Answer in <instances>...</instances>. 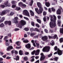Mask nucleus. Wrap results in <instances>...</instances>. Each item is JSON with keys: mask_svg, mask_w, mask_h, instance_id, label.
Instances as JSON below:
<instances>
[{"mask_svg": "<svg viewBox=\"0 0 63 63\" xmlns=\"http://www.w3.org/2000/svg\"><path fill=\"white\" fill-rule=\"evenodd\" d=\"M10 14L11 16H13V15H14V14H15V13H14L13 12H11Z\"/></svg>", "mask_w": 63, "mask_h": 63, "instance_id": "42", "label": "nucleus"}, {"mask_svg": "<svg viewBox=\"0 0 63 63\" xmlns=\"http://www.w3.org/2000/svg\"><path fill=\"white\" fill-rule=\"evenodd\" d=\"M43 15L44 16H45L47 15V12L46 11H44L43 12Z\"/></svg>", "mask_w": 63, "mask_h": 63, "instance_id": "45", "label": "nucleus"}, {"mask_svg": "<svg viewBox=\"0 0 63 63\" xmlns=\"http://www.w3.org/2000/svg\"><path fill=\"white\" fill-rule=\"evenodd\" d=\"M24 59L25 60V61H27L28 59V58H27V57L26 56L25 57H24Z\"/></svg>", "mask_w": 63, "mask_h": 63, "instance_id": "36", "label": "nucleus"}, {"mask_svg": "<svg viewBox=\"0 0 63 63\" xmlns=\"http://www.w3.org/2000/svg\"><path fill=\"white\" fill-rule=\"evenodd\" d=\"M30 13H31V15L32 16H34V13L31 10H30Z\"/></svg>", "mask_w": 63, "mask_h": 63, "instance_id": "19", "label": "nucleus"}, {"mask_svg": "<svg viewBox=\"0 0 63 63\" xmlns=\"http://www.w3.org/2000/svg\"><path fill=\"white\" fill-rule=\"evenodd\" d=\"M8 1H7L4 3V5H0V7H1V8H3L5 7H7V6H8V7H10L11 6L10 5L9 6L8 5Z\"/></svg>", "mask_w": 63, "mask_h": 63, "instance_id": "7", "label": "nucleus"}, {"mask_svg": "<svg viewBox=\"0 0 63 63\" xmlns=\"http://www.w3.org/2000/svg\"><path fill=\"white\" fill-rule=\"evenodd\" d=\"M23 42L25 43H27L29 42V41L28 40H24L23 41Z\"/></svg>", "mask_w": 63, "mask_h": 63, "instance_id": "24", "label": "nucleus"}, {"mask_svg": "<svg viewBox=\"0 0 63 63\" xmlns=\"http://www.w3.org/2000/svg\"><path fill=\"white\" fill-rule=\"evenodd\" d=\"M14 49L13 47L12 46H8L7 49V51H9L10 50Z\"/></svg>", "mask_w": 63, "mask_h": 63, "instance_id": "12", "label": "nucleus"}, {"mask_svg": "<svg viewBox=\"0 0 63 63\" xmlns=\"http://www.w3.org/2000/svg\"><path fill=\"white\" fill-rule=\"evenodd\" d=\"M51 10L52 12H55V8H54V7H52L51 8Z\"/></svg>", "mask_w": 63, "mask_h": 63, "instance_id": "32", "label": "nucleus"}, {"mask_svg": "<svg viewBox=\"0 0 63 63\" xmlns=\"http://www.w3.org/2000/svg\"><path fill=\"white\" fill-rule=\"evenodd\" d=\"M58 24H61V20H58Z\"/></svg>", "mask_w": 63, "mask_h": 63, "instance_id": "41", "label": "nucleus"}, {"mask_svg": "<svg viewBox=\"0 0 63 63\" xmlns=\"http://www.w3.org/2000/svg\"><path fill=\"white\" fill-rule=\"evenodd\" d=\"M35 25L36 26H37V27H40V25H39V24H35Z\"/></svg>", "mask_w": 63, "mask_h": 63, "instance_id": "49", "label": "nucleus"}, {"mask_svg": "<svg viewBox=\"0 0 63 63\" xmlns=\"http://www.w3.org/2000/svg\"><path fill=\"white\" fill-rule=\"evenodd\" d=\"M23 14L25 16H28L29 17H30V15L29 14V13L28 11V10H24L23 12Z\"/></svg>", "mask_w": 63, "mask_h": 63, "instance_id": "5", "label": "nucleus"}, {"mask_svg": "<svg viewBox=\"0 0 63 63\" xmlns=\"http://www.w3.org/2000/svg\"><path fill=\"white\" fill-rule=\"evenodd\" d=\"M33 0H32L30 3V6H32V4H33Z\"/></svg>", "mask_w": 63, "mask_h": 63, "instance_id": "35", "label": "nucleus"}, {"mask_svg": "<svg viewBox=\"0 0 63 63\" xmlns=\"http://www.w3.org/2000/svg\"><path fill=\"white\" fill-rule=\"evenodd\" d=\"M8 38V37L7 36H5L4 37V40L5 41V40H6V39H7Z\"/></svg>", "mask_w": 63, "mask_h": 63, "instance_id": "46", "label": "nucleus"}, {"mask_svg": "<svg viewBox=\"0 0 63 63\" xmlns=\"http://www.w3.org/2000/svg\"><path fill=\"white\" fill-rule=\"evenodd\" d=\"M6 14H7L6 11L4 10L2 12H0V15L1 16H3L5 15Z\"/></svg>", "mask_w": 63, "mask_h": 63, "instance_id": "11", "label": "nucleus"}, {"mask_svg": "<svg viewBox=\"0 0 63 63\" xmlns=\"http://www.w3.org/2000/svg\"><path fill=\"white\" fill-rule=\"evenodd\" d=\"M7 36L9 37H11V34L9 33L8 34Z\"/></svg>", "mask_w": 63, "mask_h": 63, "instance_id": "56", "label": "nucleus"}, {"mask_svg": "<svg viewBox=\"0 0 63 63\" xmlns=\"http://www.w3.org/2000/svg\"><path fill=\"white\" fill-rule=\"evenodd\" d=\"M54 45V42L53 41H52L51 44V46H53Z\"/></svg>", "mask_w": 63, "mask_h": 63, "instance_id": "57", "label": "nucleus"}, {"mask_svg": "<svg viewBox=\"0 0 63 63\" xmlns=\"http://www.w3.org/2000/svg\"><path fill=\"white\" fill-rule=\"evenodd\" d=\"M31 24L32 26H34V22H31Z\"/></svg>", "mask_w": 63, "mask_h": 63, "instance_id": "54", "label": "nucleus"}, {"mask_svg": "<svg viewBox=\"0 0 63 63\" xmlns=\"http://www.w3.org/2000/svg\"><path fill=\"white\" fill-rule=\"evenodd\" d=\"M34 35L35 34L34 33H31L30 34V36L31 37H33Z\"/></svg>", "mask_w": 63, "mask_h": 63, "instance_id": "29", "label": "nucleus"}, {"mask_svg": "<svg viewBox=\"0 0 63 63\" xmlns=\"http://www.w3.org/2000/svg\"><path fill=\"white\" fill-rule=\"evenodd\" d=\"M43 19L44 21H46L47 20V17H46V16H44Z\"/></svg>", "mask_w": 63, "mask_h": 63, "instance_id": "33", "label": "nucleus"}, {"mask_svg": "<svg viewBox=\"0 0 63 63\" xmlns=\"http://www.w3.org/2000/svg\"><path fill=\"white\" fill-rule=\"evenodd\" d=\"M45 31L46 33H48V31H47V30L45 29Z\"/></svg>", "mask_w": 63, "mask_h": 63, "instance_id": "61", "label": "nucleus"}, {"mask_svg": "<svg viewBox=\"0 0 63 63\" xmlns=\"http://www.w3.org/2000/svg\"><path fill=\"white\" fill-rule=\"evenodd\" d=\"M56 37H57V35L56 34H55L53 36H48L49 39H51V38H52V39H55L56 38Z\"/></svg>", "mask_w": 63, "mask_h": 63, "instance_id": "13", "label": "nucleus"}, {"mask_svg": "<svg viewBox=\"0 0 63 63\" xmlns=\"http://www.w3.org/2000/svg\"><path fill=\"white\" fill-rule=\"evenodd\" d=\"M35 52H36V50H34L31 52V54L32 55H34V54H35Z\"/></svg>", "mask_w": 63, "mask_h": 63, "instance_id": "31", "label": "nucleus"}, {"mask_svg": "<svg viewBox=\"0 0 63 63\" xmlns=\"http://www.w3.org/2000/svg\"><path fill=\"white\" fill-rule=\"evenodd\" d=\"M4 24L3 23H1L0 25V27H4Z\"/></svg>", "mask_w": 63, "mask_h": 63, "instance_id": "37", "label": "nucleus"}, {"mask_svg": "<svg viewBox=\"0 0 63 63\" xmlns=\"http://www.w3.org/2000/svg\"><path fill=\"white\" fill-rule=\"evenodd\" d=\"M57 17L58 19H60L61 18V16H58Z\"/></svg>", "mask_w": 63, "mask_h": 63, "instance_id": "64", "label": "nucleus"}, {"mask_svg": "<svg viewBox=\"0 0 63 63\" xmlns=\"http://www.w3.org/2000/svg\"><path fill=\"white\" fill-rule=\"evenodd\" d=\"M48 37L47 36H45L42 37V39L43 41H46V42H48V40H47Z\"/></svg>", "mask_w": 63, "mask_h": 63, "instance_id": "6", "label": "nucleus"}, {"mask_svg": "<svg viewBox=\"0 0 63 63\" xmlns=\"http://www.w3.org/2000/svg\"><path fill=\"white\" fill-rule=\"evenodd\" d=\"M5 24H8L9 25H11V21H6L5 22Z\"/></svg>", "mask_w": 63, "mask_h": 63, "instance_id": "15", "label": "nucleus"}, {"mask_svg": "<svg viewBox=\"0 0 63 63\" xmlns=\"http://www.w3.org/2000/svg\"><path fill=\"white\" fill-rule=\"evenodd\" d=\"M33 31H37V32H40V31L38 29H37V28H35L34 29H33Z\"/></svg>", "mask_w": 63, "mask_h": 63, "instance_id": "28", "label": "nucleus"}, {"mask_svg": "<svg viewBox=\"0 0 63 63\" xmlns=\"http://www.w3.org/2000/svg\"><path fill=\"white\" fill-rule=\"evenodd\" d=\"M37 22L39 23H40L41 22V21L40 19H37Z\"/></svg>", "mask_w": 63, "mask_h": 63, "instance_id": "40", "label": "nucleus"}, {"mask_svg": "<svg viewBox=\"0 0 63 63\" xmlns=\"http://www.w3.org/2000/svg\"><path fill=\"white\" fill-rule=\"evenodd\" d=\"M52 55V54H49V55H48V57H50Z\"/></svg>", "mask_w": 63, "mask_h": 63, "instance_id": "50", "label": "nucleus"}, {"mask_svg": "<svg viewBox=\"0 0 63 63\" xmlns=\"http://www.w3.org/2000/svg\"><path fill=\"white\" fill-rule=\"evenodd\" d=\"M45 5L47 7H49L50 6V4L49 3V2H45Z\"/></svg>", "mask_w": 63, "mask_h": 63, "instance_id": "18", "label": "nucleus"}, {"mask_svg": "<svg viewBox=\"0 0 63 63\" xmlns=\"http://www.w3.org/2000/svg\"><path fill=\"white\" fill-rule=\"evenodd\" d=\"M37 5L38 6V7L39 8V12L40 13H42V11H43V8L42 7V4L40 2H37Z\"/></svg>", "mask_w": 63, "mask_h": 63, "instance_id": "3", "label": "nucleus"}, {"mask_svg": "<svg viewBox=\"0 0 63 63\" xmlns=\"http://www.w3.org/2000/svg\"><path fill=\"white\" fill-rule=\"evenodd\" d=\"M15 50H12L11 51V53L12 54H13L14 53H15Z\"/></svg>", "mask_w": 63, "mask_h": 63, "instance_id": "58", "label": "nucleus"}, {"mask_svg": "<svg viewBox=\"0 0 63 63\" xmlns=\"http://www.w3.org/2000/svg\"><path fill=\"white\" fill-rule=\"evenodd\" d=\"M62 9V7L61 6L60 7V8L57 11V15H60L61 12V10Z\"/></svg>", "mask_w": 63, "mask_h": 63, "instance_id": "8", "label": "nucleus"}, {"mask_svg": "<svg viewBox=\"0 0 63 63\" xmlns=\"http://www.w3.org/2000/svg\"><path fill=\"white\" fill-rule=\"evenodd\" d=\"M24 30L26 31H28L29 30V29L27 28H26L24 29Z\"/></svg>", "mask_w": 63, "mask_h": 63, "instance_id": "39", "label": "nucleus"}, {"mask_svg": "<svg viewBox=\"0 0 63 63\" xmlns=\"http://www.w3.org/2000/svg\"><path fill=\"white\" fill-rule=\"evenodd\" d=\"M25 47L29 49L31 47V45H30V44L28 43L26 45Z\"/></svg>", "mask_w": 63, "mask_h": 63, "instance_id": "14", "label": "nucleus"}, {"mask_svg": "<svg viewBox=\"0 0 63 63\" xmlns=\"http://www.w3.org/2000/svg\"><path fill=\"white\" fill-rule=\"evenodd\" d=\"M35 10L36 12L37 13V14H42V12L43 11H42L41 13H40L39 12V9L38 11V9L36 8H35Z\"/></svg>", "mask_w": 63, "mask_h": 63, "instance_id": "17", "label": "nucleus"}, {"mask_svg": "<svg viewBox=\"0 0 63 63\" xmlns=\"http://www.w3.org/2000/svg\"><path fill=\"white\" fill-rule=\"evenodd\" d=\"M12 21L13 23H18V21L15 19H13Z\"/></svg>", "mask_w": 63, "mask_h": 63, "instance_id": "16", "label": "nucleus"}, {"mask_svg": "<svg viewBox=\"0 0 63 63\" xmlns=\"http://www.w3.org/2000/svg\"><path fill=\"white\" fill-rule=\"evenodd\" d=\"M26 7V5L24 4H23L21 6L22 8H24Z\"/></svg>", "mask_w": 63, "mask_h": 63, "instance_id": "25", "label": "nucleus"}, {"mask_svg": "<svg viewBox=\"0 0 63 63\" xmlns=\"http://www.w3.org/2000/svg\"><path fill=\"white\" fill-rule=\"evenodd\" d=\"M19 57L18 56H16V58H14V59L16 60H19Z\"/></svg>", "mask_w": 63, "mask_h": 63, "instance_id": "27", "label": "nucleus"}, {"mask_svg": "<svg viewBox=\"0 0 63 63\" xmlns=\"http://www.w3.org/2000/svg\"><path fill=\"white\" fill-rule=\"evenodd\" d=\"M22 4H23V3H22L21 2H20L18 4V5L19 6H21H21H22Z\"/></svg>", "mask_w": 63, "mask_h": 63, "instance_id": "30", "label": "nucleus"}, {"mask_svg": "<svg viewBox=\"0 0 63 63\" xmlns=\"http://www.w3.org/2000/svg\"><path fill=\"white\" fill-rule=\"evenodd\" d=\"M40 50L39 49H37L36 51V52H38V53L40 52Z\"/></svg>", "mask_w": 63, "mask_h": 63, "instance_id": "60", "label": "nucleus"}, {"mask_svg": "<svg viewBox=\"0 0 63 63\" xmlns=\"http://www.w3.org/2000/svg\"><path fill=\"white\" fill-rule=\"evenodd\" d=\"M58 59V57H55L53 58V60L54 61H57Z\"/></svg>", "mask_w": 63, "mask_h": 63, "instance_id": "26", "label": "nucleus"}, {"mask_svg": "<svg viewBox=\"0 0 63 63\" xmlns=\"http://www.w3.org/2000/svg\"><path fill=\"white\" fill-rule=\"evenodd\" d=\"M21 46H20L19 47L16 46V49H19V48H21Z\"/></svg>", "mask_w": 63, "mask_h": 63, "instance_id": "44", "label": "nucleus"}, {"mask_svg": "<svg viewBox=\"0 0 63 63\" xmlns=\"http://www.w3.org/2000/svg\"><path fill=\"white\" fill-rule=\"evenodd\" d=\"M36 47L37 48H39V44L38 43H36Z\"/></svg>", "mask_w": 63, "mask_h": 63, "instance_id": "38", "label": "nucleus"}, {"mask_svg": "<svg viewBox=\"0 0 63 63\" xmlns=\"http://www.w3.org/2000/svg\"><path fill=\"white\" fill-rule=\"evenodd\" d=\"M50 47L49 46H46L44 47L42 49V51L43 52H47L49 51Z\"/></svg>", "mask_w": 63, "mask_h": 63, "instance_id": "4", "label": "nucleus"}, {"mask_svg": "<svg viewBox=\"0 0 63 63\" xmlns=\"http://www.w3.org/2000/svg\"><path fill=\"white\" fill-rule=\"evenodd\" d=\"M12 4H16V1H12Z\"/></svg>", "mask_w": 63, "mask_h": 63, "instance_id": "43", "label": "nucleus"}, {"mask_svg": "<svg viewBox=\"0 0 63 63\" xmlns=\"http://www.w3.org/2000/svg\"><path fill=\"white\" fill-rule=\"evenodd\" d=\"M21 43V42L19 41H18L16 42V44L17 46H19L20 45V43Z\"/></svg>", "mask_w": 63, "mask_h": 63, "instance_id": "21", "label": "nucleus"}, {"mask_svg": "<svg viewBox=\"0 0 63 63\" xmlns=\"http://www.w3.org/2000/svg\"><path fill=\"white\" fill-rule=\"evenodd\" d=\"M26 24V22H25V21L24 20H22L20 21L19 24L17 25V26L21 28H22V26L21 25L24 26V25H25Z\"/></svg>", "mask_w": 63, "mask_h": 63, "instance_id": "2", "label": "nucleus"}, {"mask_svg": "<svg viewBox=\"0 0 63 63\" xmlns=\"http://www.w3.org/2000/svg\"><path fill=\"white\" fill-rule=\"evenodd\" d=\"M5 20V17H3L0 20V22H2Z\"/></svg>", "mask_w": 63, "mask_h": 63, "instance_id": "20", "label": "nucleus"}, {"mask_svg": "<svg viewBox=\"0 0 63 63\" xmlns=\"http://www.w3.org/2000/svg\"><path fill=\"white\" fill-rule=\"evenodd\" d=\"M63 41V38H61L60 39V43H62Z\"/></svg>", "mask_w": 63, "mask_h": 63, "instance_id": "34", "label": "nucleus"}, {"mask_svg": "<svg viewBox=\"0 0 63 63\" xmlns=\"http://www.w3.org/2000/svg\"><path fill=\"white\" fill-rule=\"evenodd\" d=\"M57 50V47L56 46L54 47V50L56 51Z\"/></svg>", "mask_w": 63, "mask_h": 63, "instance_id": "51", "label": "nucleus"}, {"mask_svg": "<svg viewBox=\"0 0 63 63\" xmlns=\"http://www.w3.org/2000/svg\"><path fill=\"white\" fill-rule=\"evenodd\" d=\"M19 53L20 55H23V51L21 50H20L19 51Z\"/></svg>", "mask_w": 63, "mask_h": 63, "instance_id": "22", "label": "nucleus"}, {"mask_svg": "<svg viewBox=\"0 0 63 63\" xmlns=\"http://www.w3.org/2000/svg\"><path fill=\"white\" fill-rule=\"evenodd\" d=\"M53 16L54 17V19H53V17L52 15L49 16V17H50V19L51 21L50 22L49 25L50 27L51 28H53L56 26L55 23V21L56 20V17L54 15H53Z\"/></svg>", "mask_w": 63, "mask_h": 63, "instance_id": "1", "label": "nucleus"}, {"mask_svg": "<svg viewBox=\"0 0 63 63\" xmlns=\"http://www.w3.org/2000/svg\"><path fill=\"white\" fill-rule=\"evenodd\" d=\"M3 35L0 36V40H1L3 38Z\"/></svg>", "mask_w": 63, "mask_h": 63, "instance_id": "62", "label": "nucleus"}, {"mask_svg": "<svg viewBox=\"0 0 63 63\" xmlns=\"http://www.w3.org/2000/svg\"><path fill=\"white\" fill-rule=\"evenodd\" d=\"M35 55H39V53H38V52H35Z\"/></svg>", "mask_w": 63, "mask_h": 63, "instance_id": "48", "label": "nucleus"}, {"mask_svg": "<svg viewBox=\"0 0 63 63\" xmlns=\"http://www.w3.org/2000/svg\"><path fill=\"white\" fill-rule=\"evenodd\" d=\"M11 58L10 57H6V58L7 59H11Z\"/></svg>", "mask_w": 63, "mask_h": 63, "instance_id": "63", "label": "nucleus"}, {"mask_svg": "<svg viewBox=\"0 0 63 63\" xmlns=\"http://www.w3.org/2000/svg\"><path fill=\"white\" fill-rule=\"evenodd\" d=\"M19 30V28H16L15 30V31H17Z\"/></svg>", "mask_w": 63, "mask_h": 63, "instance_id": "47", "label": "nucleus"}, {"mask_svg": "<svg viewBox=\"0 0 63 63\" xmlns=\"http://www.w3.org/2000/svg\"><path fill=\"white\" fill-rule=\"evenodd\" d=\"M6 46H8L10 45V43H6Z\"/></svg>", "mask_w": 63, "mask_h": 63, "instance_id": "59", "label": "nucleus"}, {"mask_svg": "<svg viewBox=\"0 0 63 63\" xmlns=\"http://www.w3.org/2000/svg\"><path fill=\"white\" fill-rule=\"evenodd\" d=\"M24 19H26V20H29V19H28V18L27 17H24Z\"/></svg>", "mask_w": 63, "mask_h": 63, "instance_id": "52", "label": "nucleus"}, {"mask_svg": "<svg viewBox=\"0 0 63 63\" xmlns=\"http://www.w3.org/2000/svg\"><path fill=\"white\" fill-rule=\"evenodd\" d=\"M20 9H21V8H20V7H16L15 10H16V11H19V10H20Z\"/></svg>", "mask_w": 63, "mask_h": 63, "instance_id": "23", "label": "nucleus"}, {"mask_svg": "<svg viewBox=\"0 0 63 63\" xmlns=\"http://www.w3.org/2000/svg\"><path fill=\"white\" fill-rule=\"evenodd\" d=\"M16 7V5H13L12 6V7L13 8H15Z\"/></svg>", "mask_w": 63, "mask_h": 63, "instance_id": "53", "label": "nucleus"}, {"mask_svg": "<svg viewBox=\"0 0 63 63\" xmlns=\"http://www.w3.org/2000/svg\"><path fill=\"white\" fill-rule=\"evenodd\" d=\"M57 53L58 55H61L62 54V51L58 48L57 50Z\"/></svg>", "mask_w": 63, "mask_h": 63, "instance_id": "10", "label": "nucleus"}, {"mask_svg": "<svg viewBox=\"0 0 63 63\" xmlns=\"http://www.w3.org/2000/svg\"><path fill=\"white\" fill-rule=\"evenodd\" d=\"M48 11L49 13H51V9H50V8H49L48 9Z\"/></svg>", "mask_w": 63, "mask_h": 63, "instance_id": "55", "label": "nucleus"}, {"mask_svg": "<svg viewBox=\"0 0 63 63\" xmlns=\"http://www.w3.org/2000/svg\"><path fill=\"white\" fill-rule=\"evenodd\" d=\"M41 57L40 60L41 61H42L45 58V56H44V54L43 53H41Z\"/></svg>", "mask_w": 63, "mask_h": 63, "instance_id": "9", "label": "nucleus"}]
</instances>
